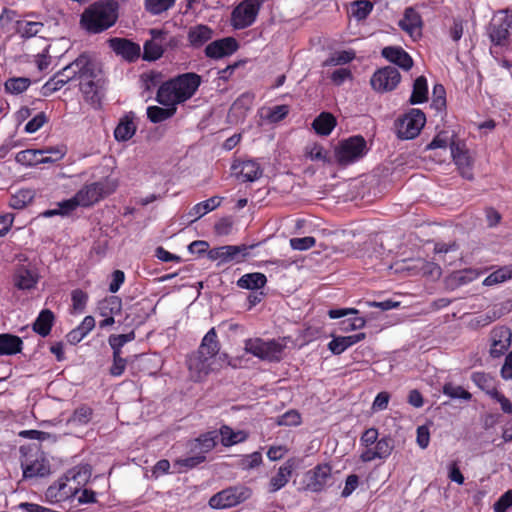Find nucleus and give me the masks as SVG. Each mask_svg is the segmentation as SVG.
<instances>
[{
    "label": "nucleus",
    "instance_id": "obj_18",
    "mask_svg": "<svg viewBox=\"0 0 512 512\" xmlns=\"http://www.w3.org/2000/svg\"><path fill=\"white\" fill-rule=\"evenodd\" d=\"M39 281L37 270L26 265H18L13 273L14 286L19 290L34 289Z\"/></svg>",
    "mask_w": 512,
    "mask_h": 512
},
{
    "label": "nucleus",
    "instance_id": "obj_42",
    "mask_svg": "<svg viewBox=\"0 0 512 512\" xmlns=\"http://www.w3.org/2000/svg\"><path fill=\"white\" fill-rule=\"evenodd\" d=\"M512 279V264L505 265L491 274H489L484 280L483 285L485 286H494L500 283H503L505 281H508Z\"/></svg>",
    "mask_w": 512,
    "mask_h": 512
},
{
    "label": "nucleus",
    "instance_id": "obj_59",
    "mask_svg": "<svg viewBox=\"0 0 512 512\" xmlns=\"http://www.w3.org/2000/svg\"><path fill=\"white\" fill-rule=\"evenodd\" d=\"M278 426H298L301 424V415L297 410L291 409L276 419Z\"/></svg>",
    "mask_w": 512,
    "mask_h": 512
},
{
    "label": "nucleus",
    "instance_id": "obj_34",
    "mask_svg": "<svg viewBox=\"0 0 512 512\" xmlns=\"http://www.w3.org/2000/svg\"><path fill=\"white\" fill-rule=\"evenodd\" d=\"M267 284V277L261 272H252L242 275L236 282V285L241 289L258 290L265 287Z\"/></svg>",
    "mask_w": 512,
    "mask_h": 512
},
{
    "label": "nucleus",
    "instance_id": "obj_24",
    "mask_svg": "<svg viewBox=\"0 0 512 512\" xmlns=\"http://www.w3.org/2000/svg\"><path fill=\"white\" fill-rule=\"evenodd\" d=\"M453 160L461 174L467 180H473V160L467 150H463L458 144H451Z\"/></svg>",
    "mask_w": 512,
    "mask_h": 512
},
{
    "label": "nucleus",
    "instance_id": "obj_22",
    "mask_svg": "<svg viewBox=\"0 0 512 512\" xmlns=\"http://www.w3.org/2000/svg\"><path fill=\"white\" fill-rule=\"evenodd\" d=\"M398 25L412 38H418L422 35V17L413 7L405 9L403 18L399 21Z\"/></svg>",
    "mask_w": 512,
    "mask_h": 512
},
{
    "label": "nucleus",
    "instance_id": "obj_12",
    "mask_svg": "<svg viewBox=\"0 0 512 512\" xmlns=\"http://www.w3.org/2000/svg\"><path fill=\"white\" fill-rule=\"evenodd\" d=\"M512 30V12H506L503 18L493 20L489 27L490 41L496 46H506Z\"/></svg>",
    "mask_w": 512,
    "mask_h": 512
},
{
    "label": "nucleus",
    "instance_id": "obj_55",
    "mask_svg": "<svg viewBox=\"0 0 512 512\" xmlns=\"http://www.w3.org/2000/svg\"><path fill=\"white\" fill-rule=\"evenodd\" d=\"M80 90L83 93L84 97L92 103L99 101L98 86L94 82V78H87L86 80H81Z\"/></svg>",
    "mask_w": 512,
    "mask_h": 512
},
{
    "label": "nucleus",
    "instance_id": "obj_15",
    "mask_svg": "<svg viewBox=\"0 0 512 512\" xmlns=\"http://www.w3.org/2000/svg\"><path fill=\"white\" fill-rule=\"evenodd\" d=\"M332 477V467L328 463L316 465L307 472V489L312 492H321Z\"/></svg>",
    "mask_w": 512,
    "mask_h": 512
},
{
    "label": "nucleus",
    "instance_id": "obj_21",
    "mask_svg": "<svg viewBox=\"0 0 512 512\" xmlns=\"http://www.w3.org/2000/svg\"><path fill=\"white\" fill-rule=\"evenodd\" d=\"M296 468L297 460L295 458L286 460V462L278 468L276 474L270 478L269 491L274 493L285 487Z\"/></svg>",
    "mask_w": 512,
    "mask_h": 512
},
{
    "label": "nucleus",
    "instance_id": "obj_62",
    "mask_svg": "<svg viewBox=\"0 0 512 512\" xmlns=\"http://www.w3.org/2000/svg\"><path fill=\"white\" fill-rule=\"evenodd\" d=\"M45 151V160L46 163H55L61 160L67 152V149L64 145L56 146V147H48L43 149Z\"/></svg>",
    "mask_w": 512,
    "mask_h": 512
},
{
    "label": "nucleus",
    "instance_id": "obj_61",
    "mask_svg": "<svg viewBox=\"0 0 512 512\" xmlns=\"http://www.w3.org/2000/svg\"><path fill=\"white\" fill-rule=\"evenodd\" d=\"M290 246L293 250L305 251L315 246L316 239L312 236H306L302 238H291Z\"/></svg>",
    "mask_w": 512,
    "mask_h": 512
},
{
    "label": "nucleus",
    "instance_id": "obj_38",
    "mask_svg": "<svg viewBox=\"0 0 512 512\" xmlns=\"http://www.w3.org/2000/svg\"><path fill=\"white\" fill-rule=\"evenodd\" d=\"M428 100V82L425 76L421 75L414 80L412 93L409 98L411 105L422 104Z\"/></svg>",
    "mask_w": 512,
    "mask_h": 512
},
{
    "label": "nucleus",
    "instance_id": "obj_11",
    "mask_svg": "<svg viewBox=\"0 0 512 512\" xmlns=\"http://www.w3.org/2000/svg\"><path fill=\"white\" fill-rule=\"evenodd\" d=\"M231 173L242 182H253L258 180L263 173L260 164L255 160H234L231 165Z\"/></svg>",
    "mask_w": 512,
    "mask_h": 512
},
{
    "label": "nucleus",
    "instance_id": "obj_16",
    "mask_svg": "<svg viewBox=\"0 0 512 512\" xmlns=\"http://www.w3.org/2000/svg\"><path fill=\"white\" fill-rule=\"evenodd\" d=\"M150 34L152 38L144 43L142 57L146 61H155L161 58L164 53L162 43L167 36V32L160 29H151Z\"/></svg>",
    "mask_w": 512,
    "mask_h": 512
},
{
    "label": "nucleus",
    "instance_id": "obj_50",
    "mask_svg": "<svg viewBox=\"0 0 512 512\" xmlns=\"http://www.w3.org/2000/svg\"><path fill=\"white\" fill-rule=\"evenodd\" d=\"M176 0H145V9L152 15H159L174 6Z\"/></svg>",
    "mask_w": 512,
    "mask_h": 512
},
{
    "label": "nucleus",
    "instance_id": "obj_39",
    "mask_svg": "<svg viewBox=\"0 0 512 512\" xmlns=\"http://www.w3.org/2000/svg\"><path fill=\"white\" fill-rule=\"evenodd\" d=\"M221 436V444L224 447H230L238 443L244 442L247 439V434L244 431H234L228 425H222L218 431V437Z\"/></svg>",
    "mask_w": 512,
    "mask_h": 512
},
{
    "label": "nucleus",
    "instance_id": "obj_1",
    "mask_svg": "<svg viewBox=\"0 0 512 512\" xmlns=\"http://www.w3.org/2000/svg\"><path fill=\"white\" fill-rule=\"evenodd\" d=\"M118 11L116 0H98L83 11L80 25L89 33H102L117 22Z\"/></svg>",
    "mask_w": 512,
    "mask_h": 512
},
{
    "label": "nucleus",
    "instance_id": "obj_23",
    "mask_svg": "<svg viewBox=\"0 0 512 512\" xmlns=\"http://www.w3.org/2000/svg\"><path fill=\"white\" fill-rule=\"evenodd\" d=\"M394 445L391 437L385 436L377 441L375 448H368L362 451L360 459L362 462H371L375 459H387L392 451Z\"/></svg>",
    "mask_w": 512,
    "mask_h": 512
},
{
    "label": "nucleus",
    "instance_id": "obj_30",
    "mask_svg": "<svg viewBox=\"0 0 512 512\" xmlns=\"http://www.w3.org/2000/svg\"><path fill=\"white\" fill-rule=\"evenodd\" d=\"M23 340L21 337L11 333L0 334V356H13L23 350Z\"/></svg>",
    "mask_w": 512,
    "mask_h": 512
},
{
    "label": "nucleus",
    "instance_id": "obj_8",
    "mask_svg": "<svg viewBox=\"0 0 512 512\" xmlns=\"http://www.w3.org/2000/svg\"><path fill=\"white\" fill-rule=\"evenodd\" d=\"M251 496V490L243 486H234L224 489L209 499V506L213 509H227L234 507Z\"/></svg>",
    "mask_w": 512,
    "mask_h": 512
},
{
    "label": "nucleus",
    "instance_id": "obj_57",
    "mask_svg": "<svg viewBox=\"0 0 512 512\" xmlns=\"http://www.w3.org/2000/svg\"><path fill=\"white\" fill-rule=\"evenodd\" d=\"M142 86L145 91H151L162 84V74L157 71H149L141 75Z\"/></svg>",
    "mask_w": 512,
    "mask_h": 512
},
{
    "label": "nucleus",
    "instance_id": "obj_31",
    "mask_svg": "<svg viewBox=\"0 0 512 512\" xmlns=\"http://www.w3.org/2000/svg\"><path fill=\"white\" fill-rule=\"evenodd\" d=\"M366 338V334L361 332L349 336H338L334 337L329 343H328V349L334 354V355H340L342 354L346 349L349 347L357 344L358 342L364 340Z\"/></svg>",
    "mask_w": 512,
    "mask_h": 512
},
{
    "label": "nucleus",
    "instance_id": "obj_20",
    "mask_svg": "<svg viewBox=\"0 0 512 512\" xmlns=\"http://www.w3.org/2000/svg\"><path fill=\"white\" fill-rule=\"evenodd\" d=\"M110 47L117 54L128 62H134L140 57L141 49L139 44L125 38H111Z\"/></svg>",
    "mask_w": 512,
    "mask_h": 512
},
{
    "label": "nucleus",
    "instance_id": "obj_3",
    "mask_svg": "<svg viewBox=\"0 0 512 512\" xmlns=\"http://www.w3.org/2000/svg\"><path fill=\"white\" fill-rule=\"evenodd\" d=\"M334 154L340 166L351 165L367 154V142L361 135L351 136L338 143Z\"/></svg>",
    "mask_w": 512,
    "mask_h": 512
},
{
    "label": "nucleus",
    "instance_id": "obj_6",
    "mask_svg": "<svg viewBox=\"0 0 512 512\" xmlns=\"http://www.w3.org/2000/svg\"><path fill=\"white\" fill-rule=\"evenodd\" d=\"M261 0H243L231 12L230 24L236 30L252 26L259 14Z\"/></svg>",
    "mask_w": 512,
    "mask_h": 512
},
{
    "label": "nucleus",
    "instance_id": "obj_48",
    "mask_svg": "<svg viewBox=\"0 0 512 512\" xmlns=\"http://www.w3.org/2000/svg\"><path fill=\"white\" fill-rule=\"evenodd\" d=\"M31 81L26 77L10 78L5 82V91L10 94H20L28 89Z\"/></svg>",
    "mask_w": 512,
    "mask_h": 512
},
{
    "label": "nucleus",
    "instance_id": "obj_27",
    "mask_svg": "<svg viewBox=\"0 0 512 512\" xmlns=\"http://www.w3.org/2000/svg\"><path fill=\"white\" fill-rule=\"evenodd\" d=\"M214 35V31L207 25L198 24L189 28L187 33V40L189 45L198 49L207 44Z\"/></svg>",
    "mask_w": 512,
    "mask_h": 512
},
{
    "label": "nucleus",
    "instance_id": "obj_37",
    "mask_svg": "<svg viewBox=\"0 0 512 512\" xmlns=\"http://www.w3.org/2000/svg\"><path fill=\"white\" fill-rule=\"evenodd\" d=\"M54 322V314L49 309L42 310L35 322L33 323V330L42 337L50 334Z\"/></svg>",
    "mask_w": 512,
    "mask_h": 512
},
{
    "label": "nucleus",
    "instance_id": "obj_64",
    "mask_svg": "<svg viewBox=\"0 0 512 512\" xmlns=\"http://www.w3.org/2000/svg\"><path fill=\"white\" fill-rule=\"evenodd\" d=\"M512 507V490L503 493L494 503V512H507Z\"/></svg>",
    "mask_w": 512,
    "mask_h": 512
},
{
    "label": "nucleus",
    "instance_id": "obj_41",
    "mask_svg": "<svg viewBox=\"0 0 512 512\" xmlns=\"http://www.w3.org/2000/svg\"><path fill=\"white\" fill-rule=\"evenodd\" d=\"M222 201L221 197L213 196L205 201L199 202L194 205L190 211V215L194 216L195 219H199L207 213L213 211L220 206Z\"/></svg>",
    "mask_w": 512,
    "mask_h": 512
},
{
    "label": "nucleus",
    "instance_id": "obj_49",
    "mask_svg": "<svg viewBox=\"0 0 512 512\" xmlns=\"http://www.w3.org/2000/svg\"><path fill=\"white\" fill-rule=\"evenodd\" d=\"M442 392L444 395L452 399H462L465 401H470L472 399V394L469 391L465 390L462 386L454 385L453 383L444 384Z\"/></svg>",
    "mask_w": 512,
    "mask_h": 512
},
{
    "label": "nucleus",
    "instance_id": "obj_33",
    "mask_svg": "<svg viewBox=\"0 0 512 512\" xmlns=\"http://www.w3.org/2000/svg\"><path fill=\"white\" fill-rule=\"evenodd\" d=\"M50 474V463L44 457H36L23 468L24 478L44 477Z\"/></svg>",
    "mask_w": 512,
    "mask_h": 512
},
{
    "label": "nucleus",
    "instance_id": "obj_40",
    "mask_svg": "<svg viewBox=\"0 0 512 512\" xmlns=\"http://www.w3.org/2000/svg\"><path fill=\"white\" fill-rule=\"evenodd\" d=\"M218 440V432L217 431H209L201 434L198 438L195 439L193 448L200 449V455H205L206 453L213 450L217 444Z\"/></svg>",
    "mask_w": 512,
    "mask_h": 512
},
{
    "label": "nucleus",
    "instance_id": "obj_63",
    "mask_svg": "<svg viewBox=\"0 0 512 512\" xmlns=\"http://www.w3.org/2000/svg\"><path fill=\"white\" fill-rule=\"evenodd\" d=\"M46 121L47 117L45 113L40 112L37 115H35L30 121L27 122L24 130L26 133H35L36 131L43 127Z\"/></svg>",
    "mask_w": 512,
    "mask_h": 512
},
{
    "label": "nucleus",
    "instance_id": "obj_28",
    "mask_svg": "<svg viewBox=\"0 0 512 512\" xmlns=\"http://www.w3.org/2000/svg\"><path fill=\"white\" fill-rule=\"evenodd\" d=\"M92 474L91 466L88 464L77 465L65 473V478L72 487L76 488V494L80 492L81 487L85 486Z\"/></svg>",
    "mask_w": 512,
    "mask_h": 512
},
{
    "label": "nucleus",
    "instance_id": "obj_32",
    "mask_svg": "<svg viewBox=\"0 0 512 512\" xmlns=\"http://www.w3.org/2000/svg\"><path fill=\"white\" fill-rule=\"evenodd\" d=\"M470 379L481 391L490 397L498 391V381L490 373L475 371L471 374Z\"/></svg>",
    "mask_w": 512,
    "mask_h": 512
},
{
    "label": "nucleus",
    "instance_id": "obj_47",
    "mask_svg": "<svg viewBox=\"0 0 512 512\" xmlns=\"http://www.w3.org/2000/svg\"><path fill=\"white\" fill-rule=\"evenodd\" d=\"M43 28L41 22L19 20L16 22V32L21 37L30 38L36 36Z\"/></svg>",
    "mask_w": 512,
    "mask_h": 512
},
{
    "label": "nucleus",
    "instance_id": "obj_43",
    "mask_svg": "<svg viewBox=\"0 0 512 512\" xmlns=\"http://www.w3.org/2000/svg\"><path fill=\"white\" fill-rule=\"evenodd\" d=\"M176 111L177 108L173 106H166V108L149 106L147 108V117L152 123H161L174 116Z\"/></svg>",
    "mask_w": 512,
    "mask_h": 512
},
{
    "label": "nucleus",
    "instance_id": "obj_10",
    "mask_svg": "<svg viewBox=\"0 0 512 512\" xmlns=\"http://www.w3.org/2000/svg\"><path fill=\"white\" fill-rule=\"evenodd\" d=\"M401 81V75L397 68L386 66L374 72L370 79L373 90L379 93L393 91Z\"/></svg>",
    "mask_w": 512,
    "mask_h": 512
},
{
    "label": "nucleus",
    "instance_id": "obj_29",
    "mask_svg": "<svg viewBox=\"0 0 512 512\" xmlns=\"http://www.w3.org/2000/svg\"><path fill=\"white\" fill-rule=\"evenodd\" d=\"M71 64L78 79L86 80L96 77L95 64L88 54H80Z\"/></svg>",
    "mask_w": 512,
    "mask_h": 512
},
{
    "label": "nucleus",
    "instance_id": "obj_25",
    "mask_svg": "<svg viewBox=\"0 0 512 512\" xmlns=\"http://www.w3.org/2000/svg\"><path fill=\"white\" fill-rule=\"evenodd\" d=\"M156 100L164 106L176 107L177 104L183 103L182 97L178 92V88L172 79L163 82L157 91Z\"/></svg>",
    "mask_w": 512,
    "mask_h": 512
},
{
    "label": "nucleus",
    "instance_id": "obj_54",
    "mask_svg": "<svg viewBox=\"0 0 512 512\" xmlns=\"http://www.w3.org/2000/svg\"><path fill=\"white\" fill-rule=\"evenodd\" d=\"M352 15L357 20H364L373 10V4L368 0H356L351 4Z\"/></svg>",
    "mask_w": 512,
    "mask_h": 512
},
{
    "label": "nucleus",
    "instance_id": "obj_14",
    "mask_svg": "<svg viewBox=\"0 0 512 512\" xmlns=\"http://www.w3.org/2000/svg\"><path fill=\"white\" fill-rule=\"evenodd\" d=\"M490 339L489 354L492 358H499L510 348L512 332L505 326L495 327L490 333Z\"/></svg>",
    "mask_w": 512,
    "mask_h": 512
},
{
    "label": "nucleus",
    "instance_id": "obj_46",
    "mask_svg": "<svg viewBox=\"0 0 512 512\" xmlns=\"http://www.w3.org/2000/svg\"><path fill=\"white\" fill-rule=\"evenodd\" d=\"M93 416V409L86 404L77 407L68 419L72 425L82 426L88 424Z\"/></svg>",
    "mask_w": 512,
    "mask_h": 512
},
{
    "label": "nucleus",
    "instance_id": "obj_7",
    "mask_svg": "<svg viewBox=\"0 0 512 512\" xmlns=\"http://www.w3.org/2000/svg\"><path fill=\"white\" fill-rule=\"evenodd\" d=\"M115 183L108 179L84 185L75 195L81 207H90L113 193Z\"/></svg>",
    "mask_w": 512,
    "mask_h": 512
},
{
    "label": "nucleus",
    "instance_id": "obj_53",
    "mask_svg": "<svg viewBox=\"0 0 512 512\" xmlns=\"http://www.w3.org/2000/svg\"><path fill=\"white\" fill-rule=\"evenodd\" d=\"M136 335L134 331H130L126 334H112L108 338V343L112 348L113 352L121 353L122 347L135 339Z\"/></svg>",
    "mask_w": 512,
    "mask_h": 512
},
{
    "label": "nucleus",
    "instance_id": "obj_9",
    "mask_svg": "<svg viewBox=\"0 0 512 512\" xmlns=\"http://www.w3.org/2000/svg\"><path fill=\"white\" fill-rule=\"evenodd\" d=\"M255 245H224L212 248L208 251V258L212 261L218 260L217 266L227 263H241L249 256V250Z\"/></svg>",
    "mask_w": 512,
    "mask_h": 512
},
{
    "label": "nucleus",
    "instance_id": "obj_17",
    "mask_svg": "<svg viewBox=\"0 0 512 512\" xmlns=\"http://www.w3.org/2000/svg\"><path fill=\"white\" fill-rule=\"evenodd\" d=\"M75 495L76 488L72 487V484L68 483L65 476L50 485L45 492V498L50 503H60Z\"/></svg>",
    "mask_w": 512,
    "mask_h": 512
},
{
    "label": "nucleus",
    "instance_id": "obj_56",
    "mask_svg": "<svg viewBox=\"0 0 512 512\" xmlns=\"http://www.w3.org/2000/svg\"><path fill=\"white\" fill-rule=\"evenodd\" d=\"M88 294L81 290L75 289L71 292L72 309L74 313H82L88 302Z\"/></svg>",
    "mask_w": 512,
    "mask_h": 512
},
{
    "label": "nucleus",
    "instance_id": "obj_2",
    "mask_svg": "<svg viewBox=\"0 0 512 512\" xmlns=\"http://www.w3.org/2000/svg\"><path fill=\"white\" fill-rule=\"evenodd\" d=\"M221 343L215 327H212L202 338L197 351L187 360L188 369L201 380L211 372L210 360L220 351Z\"/></svg>",
    "mask_w": 512,
    "mask_h": 512
},
{
    "label": "nucleus",
    "instance_id": "obj_5",
    "mask_svg": "<svg viewBox=\"0 0 512 512\" xmlns=\"http://www.w3.org/2000/svg\"><path fill=\"white\" fill-rule=\"evenodd\" d=\"M426 124L425 113L418 108H411L395 122L397 137L402 140L416 138Z\"/></svg>",
    "mask_w": 512,
    "mask_h": 512
},
{
    "label": "nucleus",
    "instance_id": "obj_58",
    "mask_svg": "<svg viewBox=\"0 0 512 512\" xmlns=\"http://www.w3.org/2000/svg\"><path fill=\"white\" fill-rule=\"evenodd\" d=\"M289 111L290 109L288 105H276L268 109V113L266 114L265 118L270 123H278L287 117Z\"/></svg>",
    "mask_w": 512,
    "mask_h": 512
},
{
    "label": "nucleus",
    "instance_id": "obj_45",
    "mask_svg": "<svg viewBox=\"0 0 512 512\" xmlns=\"http://www.w3.org/2000/svg\"><path fill=\"white\" fill-rule=\"evenodd\" d=\"M136 132V127L131 119L124 117L114 130V137L118 141L131 139Z\"/></svg>",
    "mask_w": 512,
    "mask_h": 512
},
{
    "label": "nucleus",
    "instance_id": "obj_19",
    "mask_svg": "<svg viewBox=\"0 0 512 512\" xmlns=\"http://www.w3.org/2000/svg\"><path fill=\"white\" fill-rule=\"evenodd\" d=\"M173 80L184 102L195 94L201 84V77L194 72L180 74Z\"/></svg>",
    "mask_w": 512,
    "mask_h": 512
},
{
    "label": "nucleus",
    "instance_id": "obj_13",
    "mask_svg": "<svg viewBox=\"0 0 512 512\" xmlns=\"http://www.w3.org/2000/svg\"><path fill=\"white\" fill-rule=\"evenodd\" d=\"M239 49V43L234 37H225L208 43L204 49L205 56L218 60L234 54Z\"/></svg>",
    "mask_w": 512,
    "mask_h": 512
},
{
    "label": "nucleus",
    "instance_id": "obj_35",
    "mask_svg": "<svg viewBox=\"0 0 512 512\" xmlns=\"http://www.w3.org/2000/svg\"><path fill=\"white\" fill-rule=\"evenodd\" d=\"M337 124L336 118L329 112H321L312 122V128L318 135L328 136Z\"/></svg>",
    "mask_w": 512,
    "mask_h": 512
},
{
    "label": "nucleus",
    "instance_id": "obj_51",
    "mask_svg": "<svg viewBox=\"0 0 512 512\" xmlns=\"http://www.w3.org/2000/svg\"><path fill=\"white\" fill-rule=\"evenodd\" d=\"M355 58V52L352 50L336 51L324 62V66H337L351 62Z\"/></svg>",
    "mask_w": 512,
    "mask_h": 512
},
{
    "label": "nucleus",
    "instance_id": "obj_26",
    "mask_svg": "<svg viewBox=\"0 0 512 512\" xmlns=\"http://www.w3.org/2000/svg\"><path fill=\"white\" fill-rule=\"evenodd\" d=\"M381 55L391 63L396 64L405 71L413 66L412 57L399 46H387L382 49Z\"/></svg>",
    "mask_w": 512,
    "mask_h": 512
},
{
    "label": "nucleus",
    "instance_id": "obj_4",
    "mask_svg": "<svg viewBox=\"0 0 512 512\" xmlns=\"http://www.w3.org/2000/svg\"><path fill=\"white\" fill-rule=\"evenodd\" d=\"M285 347V344L275 339L265 341L262 338H249L244 341L246 353L268 362H279Z\"/></svg>",
    "mask_w": 512,
    "mask_h": 512
},
{
    "label": "nucleus",
    "instance_id": "obj_44",
    "mask_svg": "<svg viewBox=\"0 0 512 512\" xmlns=\"http://www.w3.org/2000/svg\"><path fill=\"white\" fill-rule=\"evenodd\" d=\"M101 316L115 315L121 312L122 301L118 296H109L98 304Z\"/></svg>",
    "mask_w": 512,
    "mask_h": 512
},
{
    "label": "nucleus",
    "instance_id": "obj_52",
    "mask_svg": "<svg viewBox=\"0 0 512 512\" xmlns=\"http://www.w3.org/2000/svg\"><path fill=\"white\" fill-rule=\"evenodd\" d=\"M205 460V455L197 454L195 456L175 460L174 467H177L178 473H182L189 469L195 468L196 466L203 463Z\"/></svg>",
    "mask_w": 512,
    "mask_h": 512
},
{
    "label": "nucleus",
    "instance_id": "obj_36",
    "mask_svg": "<svg viewBox=\"0 0 512 512\" xmlns=\"http://www.w3.org/2000/svg\"><path fill=\"white\" fill-rule=\"evenodd\" d=\"M44 155L45 151L42 149H26L18 152L15 160L24 166H37L39 164H46Z\"/></svg>",
    "mask_w": 512,
    "mask_h": 512
},
{
    "label": "nucleus",
    "instance_id": "obj_60",
    "mask_svg": "<svg viewBox=\"0 0 512 512\" xmlns=\"http://www.w3.org/2000/svg\"><path fill=\"white\" fill-rule=\"evenodd\" d=\"M64 85L65 84L63 81H61L60 76H57V74H55L41 87V95L44 97H48L52 95L54 92L60 90Z\"/></svg>",
    "mask_w": 512,
    "mask_h": 512
}]
</instances>
